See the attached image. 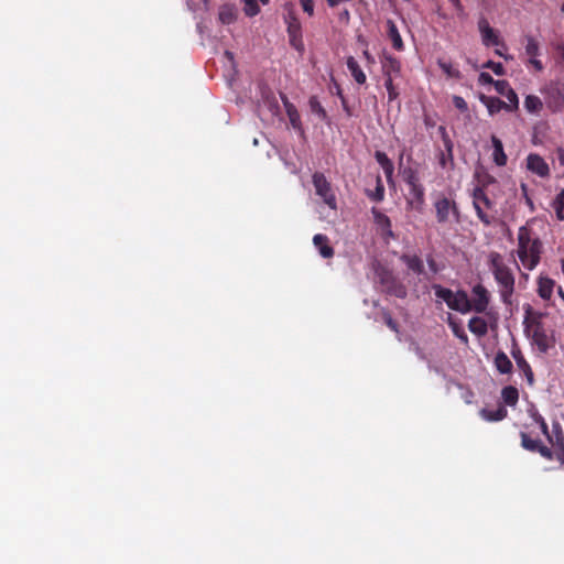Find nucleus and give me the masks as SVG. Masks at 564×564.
I'll return each instance as SVG.
<instances>
[{"label": "nucleus", "mask_w": 564, "mask_h": 564, "mask_svg": "<svg viewBox=\"0 0 564 564\" xmlns=\"http://www.w3.org/2000/svg\"><path fill=\"white\" fill-rule=\"evenodd\" d=\"M219 20L223 24H230L236 20V14L230 7H223L219 11Z\"/></svg>", "instance_id": "nucleus-39"}, {"label": "nucleus", "mask_w": 564, "mask_h": 564, "mask_svg": "<svg viewBox=\"0 0 564 564\" xmlns=\"http://www.w3.org/2000/svg\"><path fill=\"white\" fill-rule=\"evenodd\" d=\"M473 205L476 210L477 217L485 225L489 226L492 224L494 217L489 216L485 208L491 209L494 202L488 197L481 187H476L473 192Z\"/></svg>", "instance_id": "nucleus-7"}, {"label": "nucleus", "mask_w": 564, "mask_h": 564, "mask_svg": "<svg viewBox=\"0 0 564 564\" xmlns=\"http://www.w3.org/2000/svg\"><path fill=\"white\" fill-rule=\"evenodd\" d=\"M437 65L448 78H454V79L462 78L460 70L456 66H454L452 64V62L445 61L443 58H438Z\"/></svg>", "instance_id": "nucleus-32"}, {"label": "nucleus", "mask_w": 564, "mask_h": 564, "mask_svg": "<svg viewBox=\"0 0 564 564\" xmlns=\"http://www.w3.org/2000/svg\"><path fill=\"white\" fill-rule=\"evenodd\" d=\"M243 11L248 17L257 15L260 11L257 0H246Z\"/></svg>", "instance_id": "nucleus-40"}, {"label": "nucleus", "mask_w": 564, "mask_h": 564, "mask_svg": "<svg viewBox=\"0 0 564 564\" xmlns=\"http://www.w3.org/2000/svg\"><path fill=\"white\" fill-rule=\"evenodd\" d=\"M288 23V35L290 45L295 48L299 53L304 52V43L302 37V25L299 19L294 15H290L286 20Z\"/></svg>", "instance_id": "nucleus-10"}, {"label": "nucleus", "mask_w": 564, "mask_h": 564, "mask_svg": "<svg viewBox=\"0 0 564 564\" xmlns=\"http://www.w3.org/2000/svg\"><path fill=\"white\" fill-rule=\"evenodd\" d=\"M282 104L284 106L285 112L290 120L291 126L299 131H302V121L301 116L296 109V107L289 100L288 96L284 94L280 95Z\"/></svg>", "instance_id": "nucleus-21"}, {"label": "nucleus", "mask_w": 564, "mask_h": 564, "mask_svg": "<svg viewBox=\"0 0 564 564\" xmlns=\"http://www.w3.org/2000/svg\"><path fill=\"white\" fill-rule=\"evenodd\" d=\"M364 57L366 58V61L369 63V64H373L375 63V57L369 53V51H364Z\"/></svg>", "instance_id": "nucleus-56"}, {"label": "nucleus", "mask_w": 564, "mask_h": 564, "mask_svg": "<svg viewBox=\"0 0 564 564\" xmlns=\"http://www.w3.org/2000/svg\"><path fill=\"white\" fill-rule=\"evenodd\" d=\"M542 93L544 94L545 104L552 112L562 110L564 107V94L557 85L551 84Z\"/></svg>", "instance_id": "nucleus-11"}, {"label": "nucleus", "mask_w": 564, "mask_h": 564, "mask_svg": "<svg viewBox=\"0 0 564 564\" xmlns=\"http://www.w3.org/2000/svg\"><path fill=\"white\" fill-rule=\"evenodd\" d=\"M525 54L530 56V58L536 57L540 54V45L538 41L532 36H528L527 39Z\"/></svg>", "instance_id": "nucleus-38"}, {"label": "nucleus", "mask_w": 564, "mask_h": 564, "mask_svg": "<svg viewBox=\"0 0 564 564\" xmlns=\"http://www.w3.org/2000/svg\"><path fill=\"white\" fill-rule=\"evenodd\" d=\"M438 132L441 134L443 144H444V150L441 151L438 154V164L443 169H447L448 166L453 167V165H454L453 141L451 140V138L446 131V128L444 126L438 127Z\"/></svg>", "instance_id": "nucleus-12"}, {"label": "nucleus", "mask_w": 564, "mask_h": 564, "mask_svg": "<svg viewBox=\"0 0 564 564\" xmlns=\"http://www.w3.org/2000/svg\"><path fill=\"white\" fill-rule=\"evenodd\" d=\"M453 104L462 112L468 111V105L466 100L460 96H453Z\"/></svg>", "instance_id": "nucleus-44"}, {"label": "nucleus", "mask_w": 564, "mask_h": 564, "mask_svg": "<svg viewBox=\"0 0 564 564\" xmlns=\"http://www.w3.org/2000/svg\"><path fill=\"white\" fill-rule=\"evenodd\" d=\"M480 416L489 422H498L507 417L508 411L505 405H499L496 410L481 409Z\"/></svg>", "instance_id": "nucleus-28"}, {"label": "nucleus", "mask_w": 564, "mask_h": 564, "mask_svg": "<svg viewBox=\"0 0 564 564\" xmlns=\"http://www.w3.org/2000/svg\"><path fill=\"white\" fill-rule=\"evenodd\" d=\"M524 333L535 345L540 352L546 354L555 345V339L552 335L546 333V329L541 322V314H533L530 305L525 308V316L523 321Z\"/></svg>", "instance_id": "nucleus-3"}, {"label": "nucleus", "mask_w": 564, "mask_h": 564, "mask_svg": "<svg viewBox=\"0 0 564 564\" xmlns=\"http://www.w3.org/2000/svg\"><path fill=\"white\" fill-rule=\"evenodd\" d=\"M501 398L505 404L516 406L519 400V391L513 386H507L501 390Z\"/></svg>", "instance_id": "nucleus-33"}, {"label": "nucleus", "mask_w": 564, "mask_h": 564, "mask_svg": "<svg viewBox=\"0 0 564 564\" xmlns=\"http://www.w3.org/2000/svg\"><path fill=\"white\" fill-rule=\"evenodd\" d=\"M482 68L491 69L498 76L505 75V67L501 63L487 61L485 64H482Z\"/></svg>", "instance_id": "nucleus-43"}, {"label": "nucleus", "mask_w": 564, "mask_h": 564, "mask_svg": "<svg viewBox=\"0 0 564 564\" xmlns=\"http://www.w3.org/2000/svg\"><path fill=\"white\" fill-rule=\"evenodd\" d=\"M554 209H564V189H562L552 203Z\"/></svg>", "instance_id": "nucleus-47"}, {"label": "nucleus", "mask_w": 564, "mask_h": 564, "mask_svg": "<svg viewBox=\"0 0 564 564\" xmlns=\"http://www.w3.org/2000/svg\"><path fill=\"white\" fill-rule=\"evenodd\" d=\"M375 159L378 164L382 167L390 164L392 161L388 158V155L382 151H376Z\"/></svg>", "instance_id": "nucleus-45"}, {"label": "nucleus", "mask_w": 564, "mask_h": 564, "mask_svg": "<svg viewBox=\"0 0 564 564\" xmlns=\"http://www.w3.org/2000/svg\"><path fill=\"white\" fill-rule=\"evenodd\" d=\"M521 446L532 453H539L543 458L553 460V453L551 448L545 446L540 440H533L525 432L520 433Z\"/></svg>", "instance_id": "nucleus-13"}, {"label": "nucleus", "mask_w": 564, "mask_h": 564, "mask_svg": "<svg viewBox=\"0 0 564 564\" xmlns=\"http://www.w3.org/2000/svg\"><path fill=\"white\" fill-rule=\"evenodd\" d=\"M382 318L386 323V325L394 333L399 334L400 333V329H399V324L392 318L391 314L389 311L387 310H383L382 311Z\"/></svg>", "instance_id": "nucleus-41"}, {"label": "nucleus", "mask_w": 564, "mask_h": 564, "mask_svg": "<svg viewBox=\"0 0 564 564\" xmlns=\"http://www.w3.org/2000/svg\"><path fill=\"white\" fill-rule=\"evenodd\" d=\"M555 213L558 220H564V209H555Z\"/></svg>", "instance_id": "nucleus-57"}, {"label": "nucleus", "mask_w": 564, "mask_h": 564, "mask_svg": "<svg viewBox=\"0 0 564 564\" xmlns=\"http://www.w3.org/2000/svg\"><path fill=\"white\" fill-rule=\"evenodd\" d=\"M402 177L409 187L421 184L417 172L412 169H405L402 173Z\"/></svg>", "instance_id": "nucleus-37"}, {"label": "nucleus", "mask_w": 564, "mask_h": 564, "mask_svg": "<svg viewBox=\"0 0 564 564\" xmlns=\"http://www.w3.org/2000/svg\"><path fill=\"white\" fill-rule=\"evenodd\" d=\"M328 6L334 8L336 6H338L340 2H343V0H326Z\"/></svg>", "instance_id": "nucleus-58"}, {"label": "nucleus", "mask_w": 564, "mask_h": 564, "mask_svg": "<svg viewBox=\"0 0 564 564\" xmlns=\"http://www.w3.org/2000/svg\"><path fill=\"white\" fill-rule=\"evenodd\" d=\"M541 419H543V417L540 414L534 416V420L536 423H539V425H541Z\"/></svg>", "instance_id": "nucleus-59"}, {"label": "nucleus", "mask_w": 564, "mask_h": 564, "mask_svg": "<svg viewBox=\"0 0 564 564\" xmlns=\"http://www.w3.org/2000/svg\"><path fill=\"white\" fill-rule=\"evenodd\" d=\"M382 170H383V173L387 177V181L390 182L392 180V175H393V172H394V165L393 163L391 162L390 164L386 165V166H382Z\"/></svg>", "instance_id": "nucleus-49"}, {"label": "nucleus", "mask_w": 564, "mask_h": 564, "mask_svg": "<svg viewBox=\"0 0 564 564\" xmlns=\"http://www.w3.org/2000/svg\"><path fill=\"white\" fill-rule=\"evenodd\" d=\"M455 335L462 339L464 343H468V337L464 330L454 329Z\"/></svg>", "instance_id": "nucleus-54"}, {"label": "nucleus", "mask_w": 564, "mask_h": 564, "mask_svg": "<svg viewBox=\"0 0 564 564\" xmlns=\"http://www.w3.org/2000/svg\"><path fill=\"white\" fill-rule=\"evenodd\" d=\"M387 35L392 42V46L397 51H403L404 44L397 24L392 20L387 21Z\"/></svg>", "instance_id": "nucleus-26"}, {"label": "nucleus", "mask_w": 564, "mask_h": 564, "mask_svg": "<svg viewBox=\"0 0 564 564\" xmlns=\"http://www.w3.org/2000/svg\"><path fill=\"white\" fill-rule=\"evenodd\" d=\"M312 182L316 194L323 198L324 203L330 209H337L336 196L332 189L330 183L327 181L325 175L321 172H315L312 176Z\"/></svg>", "instance_id": "nucleus-6"}, {"label": "nucleus", "mask_w": 564, "mask_h": 564, "mask_svg": "<svg viewBox=\"0 0 564 564\" xmlns=\"http://www.w3.org/2000/svg\"><path fill=\"white\" fill-rule=\"evenodd\" d=\"M382 73L386 78H392L400 75L401 72V63L400 61L392 55H384L381 59Z\"/></svg>", "instance_id": "nucleus-19"}, {"label": "nucleus", "mask_w": 564, "mask_h": 564, "mask_svg": "<svg viewBox=\"0 0 564 564\" xmlns=\"http://www.w3.org/2000/svg\"><path fill=\"white\" fill-rule=\"evenodd\" d=\"M468 329L476 336L482 337L488 333V324L485 318L474 316L468 322Z\"/></svg>", "instance_id": "nucleus-31"}, {"label": "nucleus", "mask_w": 564, "mask_h": 564, "mask_svg": "<svg viewBox=\"0 0 564 564\" xmlns=\"http://www.w3.org/2000/svg\"><path fill=\"white\" fill-rule=\"evenodd\" d=\"M490 292L481 283H477L471 288V296L469 297L470 312L474 311L478 314H486L489 317H495V314L488 312L490 304Z\"/></svg>", "instance_id": "nucleus-5"}, {"label": "nucleus", "mask_w": 564, "mask_h": 564, "mask_svg": "<svg viewBox=\"0 0 564 564\" xmlns=\"http://www.w3.org/2000/svg\"><path fill=\"white\" fill-rule=\"evenodd\" d=\"M448 1L453 4V7L457 10L458 13L464 12V7H463L460 0H448Z\"/></svg>", "instance_id": "nucleus-52"}, {"label": "nucleus", "mask_w": 564, "mask_h": 564, "mask_svg": "<svg viewBox=\"0 0 564 564\" xmlns=\"http://www.w3.org/2000/svg\"><path fill=\"white\" fill-rule=\"evenodd\" d=\"M427 264H429V268L430 270L433 272V273H437L438 272V268H437V264L435 262V260L433 258H427Z\"/></svg>", "instance_id": "nucleus-51"}, {"label": "nucleus", "mask_w": 564, "mask_h": 564, "mask_svg": "<svg viewBox=\"0 0 564 564\" xmlns=\"http://www.w3.org/2000/svg\"><path fill=\"white\" fill-rule=\"evenodd\" d=\"M524 107L529 112H539L543 104L541 99L538 96L534 95H528L524 99Z\"/></svg>", "instance_id": "nucleus-35"}, {"label": "nucleus", "mask_w": 564, "mask_h": 564, "mask_svg": "<svg viewBox=\"0 0 564 564\" xmlns=\"http://www.w3.org/2000/svg\"><path fill=\"white\" fill-rule=\"evenodd\" d=\"M529 63L534 67L536 72H542L544 69L542 62L536 57H531L529 59Z\"/></svg>", "instance_id": "nucleus-50"}, {"label": "nucleus", "mask_w": 564, "mask_h": 564, "mask_svg": "<svg viewBox=\"0 0 564 564\" xmlns=\"http://www.w3.org/2000/svg\"><path fill=\"white\" fill-rule=\"evenodd\" d=\"M540 429H541V432L543 433V435H545V437L549 436V433H550L549 425L544 419H541Z\"/></svg>", "instance_id": "nucleus-55"}, {"label": "nucleus", "mask_w": 564, "mask_h": 564, "mask_svg": "<svg viewBox=\"0 0 564 564\" xmlns=\"http://www.w3.org/2000/svg\"><path fill=\"white\" fill-rule=\"evenodd\" d=\"M561 12L564 13V2L561 4Z\"/></svg>", "instance_id": "nucleus-63"}, {"label": "nucleus", "mask_w": 564, "mask_h": 564, "mask_svg": "<svg viewBox=\"0 0 564 564\" xmlns=\"http://www.w3.org/2000/svg\"><path fill=\"white\" fill-rule=\"evenodd\" d=\"M491 143H492V148H494V152H492L494 162L498 166H505L507 164L508 158L503 151V145H502L501 140L499 138H497L496 135H491Z\"/></svg>", "instance_id": "nucleus-25"}, {"label": "nucleus", "mask_w": 564, "mask_h": 564, "mask_svg": "<svg viewBox=\"0 0 564 564\" xmlns=\"http://www.w3.org/2000/svg\"><path fill=\"white\" fill-rule=\"evenodd\" d=\"M556 158H557L558 163L562 166H564V149L563 148L556 149Z\"/></svg>", "instance_id": "nucleus-53"}, {"label": "nucleus", "mask_w": 564, "mask_h": 564, "mask_svg": "<svg viewBox=\"0 0 564 564\" xmlns=\"http://www.w3.org/2000/svg\"><path fill=\"white\" fill-rule=\"evenodd\" d=\"M434 207L437 223L445 224L449 221L451 216H453L456 221L459 220V210L455 200L442 196L435 200Z\"/></svg>", "instance_id": "nucleus-8"}, {"label": "nucleus", "mask_w": 564, "mask_h": 564, "mask_svg": "<svg viewBox=\"0 0 564 564\" xmlns=\"http://www.w3.org/2000/svg\"><path fill=\"white\" fill-rule=\"evenodd\" d=\"M554 281L547 276H540L538 280V294L543 300H550L553 294Z\"/></svg>", "instance_id": "nucleus-27"}, {"label": "nucleus", "mask_w": 564, "mask_h": 564, "mask_svg": "<svg viewBox=\"0 0 564 564\" xmlns=\"http://www.w3.org/2000/svg\"><path fill=\"white\" fill-rule=\"evenodd\" d=\"M478 82L481 85H494L497 83L489 73L482 72L479 74Z\"/></svg>", "instance_id": "nucleus-46"}, {"label": "nucleus", "mask_w": 564, "mask_h": 564, "mask_svg": "<svg viewBox=\"0 0 564 564\" xmlns=\"http://www.w3.org/2000/svg\"><path fill=\"white\" fill-rule=\"evenodd\" d=\"M400 260L415 274L420 275L424 273V264L419 256L404 253L400 257Z\"/></svg>", "instance_id": "nucleus-24"}, {"label": "nucleus", "mask_w": 564, "mask_h": 564, "mask_svg": "<svg viewBox=\"0 0 564 564\" xmlns=\"http://www.w3.org/2000/svg\"><path fill=\"white\" fill-rule=\"evenodd\" d=\"M303 11L306 12L310 17L314 14V3L312 0H300Z\"/></svg>", "instance_id": "nucleus-48"}, {"label": "nucleus", "mask_w": 564, "mask_h": 564, "mask_svg": "<svg viewBox=\"0 0 564 564\" xmlns=\"http://www.w3.org/2000/svg\"><path fill=\"white\" fill-rule=\"evenodd\" d=\"M308 106L312 113L316 115L322 121H326L328 119L326 110L316 96L310 97Z\"/></svg>", "instance_id": "nucleus-34"}, {"label": "nucleus", "mask_w": 564, "mask_h": 564, "mask_svg": "<svg viewBox=\"0 0 564 564\" xmlns=\"http://www.w3.org/2000/svg\"><path fill=\"white\" fill-rule=\"evenodd\" d=\"M367 196L370 199H372V200H375L377 203L383 200V198H384V186L382 184V181H381L380 176L377 177V184H376L375 191L373 192L368 191L367 192Z\"/></svg>", "instance_id": "nucleus-36"}, {"label": "nucleus", "mask_w": 564, "mask_h": 564, "mask_svg": "<svg viewBox=\"0 0 564 564\" xmlns=\"http://www.w3.org/2000/svg\"><path fill=\"white\" fill-rule=\"evenodd\" d=\"M478 29L481 34L482 44L485 46H498L501 44L498 33L490 26L487 19L481 18L478 21Z\"/></svg>", "instance_id": "nucleus-16"}, {"label": "nucleus", "mask_w": 564, "mask_h": 564, "mask_svg": "<svg viewBox=\"0 0 564 564\" xmlns=\"http://www.w3.org/2000/svg\"><path fill=\"white\" fill-rule=\"evenodd\" d=\"M495 367L502 375H509L512 371V362L503 351H498L494 359Z\"/></svg>", "instance_id": "nucleus-29"}, {"label": "nucleus", "mask_w": 564, "mask_h": 564, "mask_svg": "<svg viewBox=\"0 0 564 564\" xmlns=\"http://www.w3.org/2000/svg\"><path fill=\"white\" fill-rule=\"evenodd\" d=\"M562 272L564 274V260L562 261Z\"/></svg>", "instance_id": "nucleus-64"}, {"label": "nucleus", "mask_w": 564, "mask_h": 564, "mask_svg": "<svg viewBox=\"0 0 564 564\" xmlns=\"http://www.w3.org/2000/svg\"><path fill=\"white\" fill-rule=\"evenodd\" d=\"M226 55H227L229 58H232V53H230V52H228V51H227V52H226Z\"/></svg>", "instance_id": "nucleus-62"}, {"label": "nucleus", "mask_w": 564, "mask_h": 564, "mask_svg": "<svg viewBox=\"0 0 564 564\" xmlns=\"http://www.w3.org/2000/svg\"><path fill=\"white\" fill-rule=\"evenodd\" d=\"M409 204L416 210L421 212L425 203V189L422 184L409 187Z\"/></svg>", "instance_id": "nucleus-22"}, {"label": "nucleus", "mask_w": 564, "mask_h": 564, "mask_svg": "<svg viewBox=\"0 0 564 564\" xmlns=\"http://www.w3.org/2000/svg\"><path fill=\"white\" fill-rule=\"evenodd\" d=\"M495 53L499 56H502L505 57L506 59H508V57L506 55L502 54V52L500 50H496Z\"/></svg>", "instance_id": "nucleus-60"}, {"label": "nucleus", "mask_w": 564, "mask_h": 564, "mask_svg": "<svg viewBox=\"0 0 564 564\" xmlns=\"http://www.w3.org/2000/svg\"><path fill=\"white\" fill-rule=\"evenodd\" d=\"M433 289L435 295L443 300L451 310L462 314L470 312L469 296L466 291L458 290L457 292H453L451 289L443 288L438 284L434 285Z\"/></svg>", "instance_id": "nucleus-4"}, {"label": "nucleus", "mask_w": 564, "mask_h": 564, "mask_svg": "<svg viewBox=\"0 0 564 564\" xmlns=\"http://www.w3.org/2000/svg\"><path fill=\"white\" fill-rule=\"evenodd\" d=\"M543 253V243L534 231L528 226H521L518 230L517 254L523 267L532 271L540 261Z\"/></svg>", "instance_id": "nucleus-1"}, {"label": "nucleus", "mask_w": 564, "mask_h": 564, "mask_svg": "<svg viewBox=\"0 0 564 564\" xmlns=\"http://www.w3.org/2000/svg\"><path fill=\"white\" fill-rule=\"evenodd\" d=\"M495 89L499 95L505 96L512 109L517 110L519 107V99L516 91L511 88L509 82L502 79L495 83Z\"/></svg>", "instance_id": "nucleus-18"}, {"label": "nucleus", "mask_w": 564, "mask_h": 564, "mask_svg": "<svg viewBox=\"0 0 564 564\" xmlns=\"http://www.w3.org/2000/svg\"><path fill=\"white\" fill-rule=\"evenodd\" d=\"M527 167L532 173L539 175L540 177H549L550 176V167L545 160L535 153H531L527 158Z\"/></svg>", "instance_id": "nucleus-17"}, {"label": "nucleus", "mask_w": 564, "mask_h": 564, "mask_svg": "<svg viewBox=\"0 0 564 564\" xmlns=\"http://www.w3.org/2000/svg\"><path fill=\"white\" fill-rule=\"evenodd\" d=\"M479 100L481 104H484L487 107L488 112L490 115L498 113L502 109L508 110V111H514V109H512L509 104L505 102L503 100H501L497 97H490V96L480 94Z\"/></svg>", "instance_id": "nucleus-20"}, {"label": "nucleus", "mask_w": 564, "mask_h": 564, "mask_svg": "<svg viewBox=\"0 0 564 564\" xmlns=\"http://www.w3.org/2000/svg\"><path fill=\"white\" fill-rule=\"evenodd\" d=\"M373 221L378 226V228L381 230L382 238L388 242L390 239H394V232L392 230V225L390 218L381 213L376 207H372L371 209Z\"/></svg>", "instance_id": "nucleus-15"}, {"label": "nucleus", "mask_w": 564, "mask_h": 564, "mask_svg": "<svg viewBox=\"0 0 564 564\" xmlns=\"http://www.w3.org/2000/svg\"><path fill=\"white\" fill-rule=\"evenodd\" d=\"M347 68L350 72L354 79L359 84L362 85L366 83L367 77L364 70L361 69L358 62L355 59V57L349 56L346 62Z\"/></svg>", "instance_id": "nucleus-30"}, {"label": "nucleus", "mask_w": 564, "mask_h": 564, "mask_svg": "<svg viewBox=\"0 0 564 564\" xmlns=\"http://www.w3.org/2000/svg\"><path fill=\"white\" fill-rule=\"evenodd\" d=\"M511 356L512 358L514 359L516 364H517V367L518 369L524 375V377L527 378V381L530 386H532L534 383V373H533V370L530 366V364L527 361V359L524 358L521 349L519 348V346L513 343V346H512V349H511Z\"/></svg>", "instance_id": "nucleus-14"}, {"label": "nucleus", "mask_w": 564, "mask_h": 564, "mask_svg": "<svg viewBox=\"0 0 564 564\" xmlns=\"http://www.w3.org/2000/svg\"><path fill=\"white\" fill-rule=\"evenodd\" d=\"M558 294H560V296H561V297L563 299V301H564V292H563V290H562L561 288H560V290H558Z\"/></svg>", "instance_id": "nucleus-61"}, {"label": "nucleus", "mask_w": 564, "mask_h": 564, "mask_svg": "<svg viewBox=\"0 0 564 564\" xmlns=\"http://www.w3.org/2000/svg\"><path fill=\"white\" fill-rule=\"evenodd\" d=\"M313 243L318 249V252L323 258L328 259L334 256V249L329 245V239L326 235L316 234L313 237Z\"/></svg>", "instance_id": "nucleus-23"}, {"label": "nucleus", "mask_w": 564, "mask_h": 564, "mask_svg": "<svg viewBox=\"0 0 564 564\" xmlns=\"http://www.w3.org/2000/svg\"><path fill=\"white\" fill-rule=\"evenodd\" d=\"M384 87L388 91L389 101H392L398 98L399 91H398L397 87L394 86L392 78H386Z\"/></svg>", "instance_id": "nucleus-42"}, {"label": "nucleus", "mask_w": 564, "mask_h": 564, "mask_svg": "<svg viewBox=\"0 0 564 564\" xmlns=\"http://www.w3.org/2000/svg\"><path fill=\"white\" fill-rule=\"evenodd\" d=\"M488 264L495 281L499 286V294L502 303L510 305L512 303V295L514 293L516 285V278L512 270L506 264L502 256L496 251L489 253Z\"/></svg>", "instance_id": "nucleus-2"}, {"label": "nucleus", "mask_w": 564, "mask_h": 564, "mask_svg": "<svg viewBox=\"0 0 564 564\" xmlns=\"http://www.w3.org/2000/svg\"><path fill=\"white\" fill-rule=\"evenodd\" d=\"M546 438L552 446L553 459L564 465V433L558 422H553L552 431Z\"/></svg>", "instance_id": "nucleus-9"}]
</instances>
